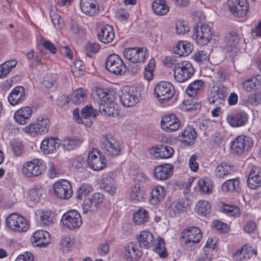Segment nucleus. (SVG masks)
Here are the masks:
<instances>
[{
    "mask_svg": "<svg viewBox=\"0 0 261 261\" xmlns=\"http://www.w3.org/2000/svg\"><path fill=\"white\" fill-rule=\"evenodd\" d=\"M252 142L250 137L242 135L235 139L231 144L232 151L237 154H242L250 148Z\"/></svg>",
    "mask_w": 261,
    "mask_h": 261,
    "instance_id": "12",
    "label": "nucleus"
},
{
    "mask_svg": "<svg viewBox=\"0 0 261 261\" xmlns=\"http://www.w3.org/2000/svg\"><path fill=\"white\" fill-rule=\"evenodd\" d=\"M115 178V174L113 172H110L103 178L100 185L106 192L111 195H113L116 190Z\"/></svg>",
    "mask_w": 261,
    "mask_h": 261,
    "instance_id": "28",
    "label": "nucleus"
},
{
    "mask_svg": "<svg viewBox=\"0 0 261 261\" xmlns=\"http://www.w3.org/2000/svg\"><path fill=\"white\" fill-rule=\"evenodd\" d=\"M174 76L178 83L184 82L190 79L194 73V69L191 63L184 61L174 67Z\"/></svg>",
    "mask_w": 261,
    "mask_h": 261,
    "instance_id": "2",
    "label": "nucleus"
},
{
    "mask_svg": "<svg viewBox=\"0 0 261 261\" xmlns=\"http://www.w3.org/2000/svg\"><path fill=\"white\" fill-rule=\"evenodd\" d=\"M6 224L12 230L16 232H25L29 228L28 221L16 213L9 215L6 219Z\"/></svg>",
    "mask_w": 261,
    "mask_h": 261,
    "instance_id": "6",
    "label": "nucleus"
},
{
    "mask_svg": "<svg viewBox=\"0 0 261 261\" xmlns=\"http://www.w3.org/2000/svg\"><path fill=\"white\" fill-rule=\"evenodd\" d=\"M133 219L136 224H143L149 220L148 212L144 209H139L134 213Z\"/></svg>",
    "mask_w": 261,
    "mask_h": 261,
    "instance_id": "43",
    "label": "nucleus"
},
{
    "mask_svg": "<svg viewBox=\"0 0 261 261\" xmlns=\"http://www.w3.org/2000/svg\"><path fill=\"white\" fill-rule=\"evenodd\" d=\"M55 195L61 199H68L72 194L70 183L67 180H59L54 185Z\"/></svg>",
    "mask_w": 261,
    "mask_h": 261,
    "instance_id": "11",
    "label": "nucleus"
},
{
    "mask_svg": "<svg viewBox=\"0 0 261 261\" xmlns=\"http://www.w3.org/2000/svg\"><path fill=\"white\" fill-rule=\"evenodd\" d=\"M103 195L96 193L85 199L83 203V210L84 213L88 212L97 211L103 201Z\"/></svg>",
    "mask_w": 261,
    "mask_h": 261,
    "instance_id": "14",
    "label": "nucleus"
},
{
    "mask_svg": "<svg viewBox=\"0 0 261 261\" xmlns=\"http://www.w3.org/2000/svg\"><path fill=\"white\" fill-rule=\"evenodd\" d=\"M240 181L238 178L226 180L222 185V189L224 191H236L238 190Z\"/></svg>",
    "mask_w": 261,
    "mask_h": 261,
    "instance_id": "48",
    "label": "nucleus"
},
{
    "mask_svg": "<svg viewBox=\"0 0 261 261\" xmlns=\"http://www.w3.org/2000/svg\"><path fill=\"white\" fill-rule=\"evenodd\" d=\"M58 77L56 74H47L44 77L42 83V88L43 90L47 91L53 87L57 81Z\"/></svg>",
    "mask_w": 261,
    "mask_h": 261,
    "instance_id": "45",
    "label": "nucleus"
},
{
    "mask_svg": "<svg viewBox=\"0 0 261 261\" xmlns=\"http://www.w3.org/2000/svg\"><path fill=\"white\" fill-rule=\"evenodd\" d=\"M103 156L99 155V158L96 159L88 163L89 167L94 170L99 171L104 168L106 165Z\"/></svg>",
    "mask_w": 261,
    "mask_h": 261,
    "instance_id": "53",
    "label": "nucleus"
},
{
    "mask_svg": "<svg viewBox=\"0 0 261 261\" xmlns=\"http://www.w3.org/2000/svg\"><path fill=\"white\" fill-rule=\"evenodd\" d=\"M137 239L141 247L146 249L150 248L153 245L154 238L153 234L147 231H142L137 236Z\"/></svg>",
    "mask_w": 261,
    "mask_h": 261,
    "instance_id": "33",
    "label": "nucleus"
},
{
    "mask_svg": "<svg viewBox=\"0 0 261 261\" xmlns=\"http://www.w3.org/2000/svg\"><path fill=\"white\" fill-rule=\"evenodd\" d=\"M81 115L83 118V120L84 121L87 120H90L88 118L93 116V118H95L97 115V112L96 110H94L91 105L86 106L81 111Z\"/></svg>",
    "mask_w": 261,
    "mask_h": 261,
    "instance_id": "49",
    "label": "nucleus"
},
{
    "mask_svg": "<svg viewBox=\"0 0 261 261\" xmlns=\"http://www.w3.org/2000/svg\"><path fill=\"white\" fill-rule=\"evenodd\" d=\"M100 146L105 154L110 157L114 158L120 153L121 149L119 143L110 135L101 138Z\"/></svg>",
    "mask_w": 261,
    "mask_h": 261,
    "instance_id": "1",
    "label": "nucleus"
},
{
    "mask_svg": "<svg viewBox=\"0 0 261 261\" xmlns=\"http://www.w3.org/2000/svg\"><path fill=\"white\" fill-rule=\"evenodd\" d=\"M166 0H155L152 4L153 12L158 15H165L169 11V7L165 4Z\"/></svg>",
    "mask_w": 261,
    "mask_h": 261,
    "instance_id": "39",
    "label": "nucleus"
},
{
    "mask_svg": "<svg viewBox=\"0 0 261 261\" xmlns=\"http://www.w3.org/2000/svg\"><path fill=\"white\" fill-rule=\"evenodd\" d=\"M99 111L104 116L112 117L115 115L116 112L113 106V102L100 104V106H99Z\"/></svg>",
    "mask_w": 261,
    "mask_h": 261,
    "instance_id": "46",
    "label": "nucleus"
},
{
    "mask_svg": "<svg viewBox=\"0 0 261 261\" xmlns=\"http://www.w3.org/2000/svg\"><path fill=\"white\" fill-rule=\"evenodd\" d=\"M192 45L187 42H179L173 49V53L178 56H187L192 51Z\"/></svg>",
    "mask_w": 261,
    "mask_h": 261,
    "instance_id": "37",
    "label": "nucleus"
},
{
    "mask_svg": "<svg viewBox=\"0 0 261 261\" xmlns=\"http://www.w3.org/2000/svg\"><path fill=\"white\" fill-rule=\"evenodd\" d=\"M176 30L178 34H185L189 31V28L184 21H177L176 23Z\"/></svg>",
    "mask_w": 261,
    "mask_h": 261,
    "instance_id": "61",
    "label": "nucleus"
},
{
    "mask_svg": "<svg viewBox=\"0 0 261 261\" xmlns=\"http://www.w3.org/2000/svg\"><path fill=\"white\" fill-rule=\"evenodd\" d=\"M181 238L184 242L186 247L192 246L201 239L202 233L198 227L193 226L184 230Z\"/></svg>",
    "mask_w": 261,
    "mask_h": 261,
    "instance_id": "9",
    "label": "nucleus"
},
{
    "mask_svg": "<svg viewBox=\"0 0 261 261\" xmlns=\"http://www.w3.org/2000/svg\"><path fill=\"white\" fill-rule=\"evenodd\" d=\"M146 49L141 47L125 48L123 55L126 59L133 63L143 62L145 59Z\"/></svg>",
    "mask_w": 261,
    "mask_h": 261,
    "instance_id": "16",
    "label": "nucleus"
},
{
    "mask_svg": "<svg viewBox=\"0 0 261 261\" xmlns=\"http://www.w3.org/2000/svg\"><path fill=\"white\" fill-rule=\"evenodd\" d=\"M247 184L252 189L261 186V168L254 166L248 176Z\"/></svg>",
    "mask_w": 261,
    "mask_h": 261,
    "instance_id": "23",
    "label": "nucleus"
},
{
    "mask_svg": "<svg viewBox=\"0 0 261 261\" xmlns=\"http://www.w3.org/2000/svg\"><path fill=\"white\" fill-rule=\"evenodd\" d=\"M61 220L63 224L70 230L78 228L82 223L81 215L76 210H72L65 213Z\"/></svg>",
    "mask_w": 261,
    "mask_h": 261,
    "instance_id": "10",
    "label": "nucleus"
},
{
    "mask_svg": "<svg viewBox=\"0 0 261 261\" xmlns=\"http://www.w3.org/2000/svg\"><path fill=\"white\" fill-rule=\"evenodd\" d=\"M83 140L76 138H65L61 141L63 148L65 150H71L79 147L83 143Z\"/></svg>",
    "mask_w": 261,
    "mask_h": 261,
    "instance_id": "36",
    "label": "nucleus"
},
{
    "mask_svg": "<svg viewBox=\"0 0 261 261\" xmlns=\"http://www.w3.org/2000/svg\"><path fill=\"white\" fill-rule=\"evenodd\" d=\"M173 165L171 164H165L155 167L153 170L154 177L159 180H165L173 174Z\"/></svg>",
    "mask_w": 261,
    "mask_h": 261,
    "instance_id": "20",
    "label": "nucleus"
},
{
    "mask_svg": "<svg viewBox=\"0 0 261 261\" xmlns=\"http://www.w3.org/2000/svg\"><path fill=\"white\" fill-rule=\"evenodd\" d=\"M248 120V116L244 112H239L229 114L227 120L229 124L234 127L245 125Z\"/></svg>",
    "mask_w": 261,
    "mask_h": 261,
    "instance_id": "19",
    "label": "nucleus"
},
{
    "mask_svg": "<svg viewBox=\"0 0 261 261\" xmlns=\"http://www.w3.org/2000/svg\"><path fill=\"white\" fill-rule=\"evenodd\" d=\"M45 166L39 161H29L24 164L22 169L23 174L27 177L37 176L44 171Z\"/></svg>",
    "mask_w": 261,
    "mask_h": 261,
    "instance_id": "13",
    "label": "nucleus"
},
{
    "mask_svg": "<svg viewBox=\"0 0 261 261\" xmlns=\"http://www.w3.org/2000/svg\"><path fill=\"white\" fill-rule=\"evenodd\" d=\"M232 166L225 164L221 163L218 165L215 169V174L217 177L223 178L224 176L231 173L233 170Z\"/></svg>",
    "mask_w": 261,
    "mask_h": 261,
    "instance_id": "44",
    "label": "nucleus"
},
{
    "mask_svg": "<svg viewBox=\"0 0 261 261\" xmlns=\"http://www.w3.org/2000/svg\"><path fill=\"white\" fill-rule=\"evenodd\" d=\"M186 200L183 199L174 201L168 207V211L171 217H175L177 214L184 212L188 207Z\"/></svg>",
    "mask_w": 261,
    "mask_h": 261,
    "instance_id": "34",
    "label": "nucleus"
},
{
    "mask_svg": "<svg viewBox=\"0 0 261 261\" xmlns=\"http://www.w3.org/2000/svg\"><path fill=\"white\" fill-rule=\"evenodd\" d=\"M212 225L213 228H216L221 233H225L229 230L228 225L219 220L214 221Z\"/></svg>",
    "mask_w": 261,
    "mask_h": 261,
    "instance_id": "58",
    "label": "nucleus"
},
{
    "mask_svg": "<svg viewBox=\"0 0 261 261\" xmlns=\"http://www.w3.org/2000/svg\"><path fill=\"white\" fill-rule=\"evenodd\" d=\"M221 211L231 216H239L240 213V210L238 207L225 204H223Z\"/></svg>",
    "mask_w": 261,
    "mask_h": 261,
    "instance_id": "55",
    "label": "nucleus"
},
{
    "mask_svg": "<svg viewBox=\"0 0 261 261\" xmlns=\"http://www.w3.org/2000/svg\"><path fill=\"white\" fill-rule=\"evenodd\" d=\"M162 129L167 132L177 130L180 127V122L174 114H170L164 116L161 121Z\"/></svg>",
    "mask_w": 261,
    "mask_h": 261,
    "instance_id": "18",
    "label": "nucleus"
},
{
    "mask_svg": "<svg viewBox=\"0 0 261 261\" xmlns=\"http://www.w3.org/2000/svg\"><path fill=\"white\" fill-rule=\"evenodd\" d=\"M243 88L247 92L251 91L255 87H261V75H257L244 82Z\"/></svg>",
    "mask_w": 261,
    "mask_h": 261,
    "instance_id": "38",
    "label": "nucleus"
},
{
    "mask_svg": "<svg viewBox=\"0 0 261 261\" xmlns=\"http://www.w3.org/2000/svg\"><path fill=\"white\" fill-rule=\"evenodd\" d=\"M32 114V109L30 107H22L15 112L14 119L19 124H25L29 122Z\"/></svg>",
    "mask_w": 261,
    "mask_h": 261,
    "instance_id": "26",
    "label": "nucleus"
},
{
    "mask_svg": "<svg viewBox=\"0 0 261 261\" xmlns=\"http://www.w3.org/2000/svg\"><path fill=\"white\" fill-rule=\"evenodd\" d=\"M166 196L165 189L161 186H157L152 189L149 198L150 203L154 205H157L164 199Z\"/></svg>",
    "mask_w": 261,
    "mask_h": 261,
    "instance_id": "35",
    "label": "nucleus"
},
{
    "mask_svg": "<svg viewBox=\"0 0 261 261\" xmlns=\"http://www.w3.org/2000/svg\"><path fill=\"white\" fill-rule=\"evenodd\" d=\"M86 92L82 88H79L74 90L71 96V102L75 105H80L86 99Z\"/></svg>",
    "mask_w": 261,
    "mask_h": 261,
    "instance_id": "41",
    "label": "nucleus"
},
{
    "mask_svg": "<svg viewBox=\"0 0 261 261\" xmlns=\"http://www.w3.org/2000/svg\"><path fill=\"white\" fill-rule=\"evenodd\" d=\"M25 96V90L22 86L16 87L9 94L8 100L10 105L14 106L21 102Z\"/></svg>",
    "mask_w": 261,
    "mask_h": 261,
    "instance_id": "30",
    "label": "nucleus"
},
{
    "mask_svg": "<svg viewBox=\"0 0 261 261\" xmlns=\"http://www.w3.org/2000/svg\"><path fill=\"white\" fill-rule=\"evenodd\" d=\"M239 42L238 35L236 33H229L226 37V49L228 51H232L236 49V46Z\"/></svg>",
    "mask_w": 261,
    "mask_h": 261,
    "instance_id": "40",
    "label": "nucleus"
},
{
    "mask_svg": "<svg viewBox=\"0 0 261 261\" xmlns=\"http://www.w3.org/2000/svg\"><path fill=\"white\" fill-rule=\"evenodd\" d=\"M73 118L75 121L79 124H84L86 126H90L92 125V121L91 120H87L84 121L82 117L80 115V110L79 108L75 109L73 111Z\"/></svg>",
    "mask_w": 261,
    "mask_h": 261,
    "instance_id": "59",
    "label": "nucleus"
},
{
    "mask_svg": "<svg viewBox=\"0 0 261 261\" xmlns=\"http://www.w3.org/2000/svg\"><path fill=\"white\" fill-rule=\"evenodd\" d=\"M212 38V33L210 27L206 24H198L194 27L193 38L197 43L204 45L207 44Z\"/></svg>",
    "mask_w": 261,
    "mask_h": 261,
    "instance_id": "8",
    "label": "nucleus"
},
{
    "mask_svg": "<svg viewBox=\"0 0 261 261\" xmlns=\"http://www.w3.org/2000/svg\"><path fill=\"white\" fill-rule=\"evenodd\" d=\"M193 58L196 62L199 63L206 61L208 59V55L204 51H198L193 55Z\"/></svg>",
    "mask_w": 261,
    "mask_h": 261,
    "instance_id": "62",
    "label": "nucleus"
},
{
    "mask_svg": "<svg viewBox=\"0 0 261 261\" xmlns=\"http://www.w3.org/2000/svg\"><path fill=\"white\" fill-rule=\"evenodd\" d=\"M32 242L34 246L45 247L50 243L49 234L46 231L37 230L34 233Z\"/></svg>",
    "mask_w": 261,
    "mask_h": 261,
    "instance_id": "22",
    "label": "nucleus"
},
{
    "mask_svg": "<svg viewBox=\"0 0 261 261\" xmlns=\"http://www.w3.org/2000/svg\"><path fill=\"white\" fill-rule=\"evenodd\" d=\"M10 145L14 153L17 155H20L23 151V146L21 142L19 140L14 139L11 141Z\"/></svg>",
    "mask_w": 261,
    "mask_h": 261,
    "instance_id": "57",
    "label": "nucleus"
},
{
    "mask_svg": "<svg viewBox=\"0 0 261 261\" xmlns=\"http://www.w3.org/2000/svg\"><path fill=\"white\" fill-rule=\"evenodd\" d=\"M144 192L139 187L134 186L132 188L130 193V198L134 202H139L143 200Z\"/></svg>",
    "mask_w": 261,
    "mask_h": 261,
    "instance_id": "50",
    "label": "nucleus"
},
{
    "mask_svg": "<svg viewBox=\"0 0 261 261\" xmlns=\"http://www.w3.org/2000/svg\"><path fill=\"white\" fill-rule=\"evenodd\" d=\"M142 255V252L138 248L137 244L132 242L129 243L124 247V258L128 261H136Z\"/></svg>",
    "mask_w": 261,
    "mask_h": 261,
    "instance_id": "25",
    "label": "nucleus"
},
{
    "mask_svg": "<svg viewBox=\"0 0 261 261\" xmlns=\"http://www.w3.org/2000/svg\"><path fill=\"white\" fill-rule=\"evenodd\" d=\"M60 140L58 138L50 137L42 141L40 148L45 154H49L59 147Z\"/></svg>",
    "mask_w": 261,
    "mask_h": 261,
    "instance_id": "31",
    "label": "nucleus"
},
{
    "mask_svg": "<svg viewBox=\"0 0 261 261\" xmlns=\"http://www.w3.org/2000/svg\"><path fill=\"white\" fill-rule=\"evenodd\" d=\"M198 185L200 192L206 194L212 193V185L208 178L199 179Z\"/></svg>",
    "mask_w": 261,
    "mask_h": 261,
    "instance_id": "51",
    "label": "nucleus"
},
{
    "mask_svg": "<svg viewBox=\"0 0 261 261\" xmlns=\"http://www.w3.org/2000/svg\"><path fill=\"white\" fill-rule=\"evenodd\" d=\"M92 98L100 104L105 103L114 102L115 99V93L113 91L106 92L105 90L99 87H96L91 92Z\"/></svg>",
    "mask_w": 261,
    "mask_h": 261,
    "instance_id": "17",
    "label": "nucleus"
},
{
    "mask_svg": "<svg viewBox=\"0 0 261 261\" xmlns=\"http://www.w3.org/2000/svg\"><path fill=\"white\" fill-rule=\"evenodd\" d=\"M247 101L250 105L255 106L261 104V92L250 95L249 96Z\"/></svg>",
    "mask_w": 261,
    "mask_h": 261,
    "instance_id": "60",
    "label": "nucleus"
},
{
    "mask_svg": "<svg viewBox=\"0 0 261 261\" xmlns=\"http://www.w3.org/2000/svg\"><path fill=\"white\" fill-rule=\"evenodd\" d=\"M204 86L203 81L201 80H197L191 83L186 90L187 93L191 97L196 95L199 91Z\"/></svg>",
    "mask_w": 261,
    "mask_h": 261,
    "instance_id": "42",
    "label": "nucleus"
},
{
    "mask_svg": "<svg viewBox=\"0 0 261 261\" xmlns=\"http://www.w3.org/2000/svg\"><path fill=\"white\" fill-rule=\"evenodd\" d=\"M15 261H34V256L31 252H27L19 255Z\"/></svg>",
    "mask_w": 261,
    "mask_h": 261,
    "instance_id": "64",
    "label": "nucleus"
},
{
    "mask_svg": "<svg viewBox=\"0 0 261 261\" xmlns=\"http://www.w3.org/2000/svg\"><path fill=\"white\" fill-rule=\"evenodd\" d=\"M150 153L153 155H156V157L159 156L162 159H168L173 155L174 150L170 146L160 145L151 148Z\"/></svg>",
    "mask_w": 261,
    "mask_h": 261,
    "instance_id": "27",
    "label": "nucleus"
},
{
    "mask_svg": "<svg viewBox=\"0 0 261 261\" xmlns=\"http://www.w3.org/2000/svg\"><path fill=\"white\" fill-rule=\"evenodd\" d=\"M154 92L158 99L161 101L172 97L175 93V90L174 86L170 82L162 81L155 86Z\"/></svg>",
    "mask_w": 261,
    "mask_h": 261,
    "instance_id": "7",
    "label": "nucleus"
},
{
    "mask_svg": "<svg viewBox=\"0 0 261 261\" xmlns=\"http://www.w3.org/2000/svg\"><path fill=\"white\" fill-rule=\"evenodd\" d=\"M197 213L204 216L210 213L211 206L207 201H199L197 204Z\"/></svg>",
    "mask_w": 261,
    "mask_h": 261,
    "instance_id": "52",
    "label": "nucleus"
},
{
    "mask_svg": "<svg viewBox=\"0 0 261 261\" xmlns=\"http://www.w3.org/2000/svg\"><path fill=\"white\" fill-rule=\"evenodd\" d=\"M140 94L134 87H124L119 94L120 100L125 107L135 106L139 101Z\"/></svg>",
    "mask_w": 261,
    "mask_h": 261,
    "instance_id": "4",
    "label": "nucleus"
},
{
    "mask_svg": "<svg viewBox=\"0 0 261 261\" xmlns=\"http://www.w3.org/2000/svg\"><path fill=\"white\" fill-rule=\"evenodd\" d=\"M197 136L195 129L192 126H187L179 135V140L186 145L191 146L195 143Z\"/></svg>",
    "mask_w": 261,
    "mask_h": 261,
    "instance_id": "21",
    "label": "nucleus"
},
{
    "mask_svg": "<svg viewBox=\"0 0 261 261\" xmlns=\"http://www.w3.org/2000/svg\"><path fill=\"white\" fill-rule=\"evenodd\" d=\"M40 220L42 225H49L53 222L52 213L50 211L42 212L40 216Z\"/></svg>",
    "mask_w": 261,
    "mask_h": 261,
    "instance_id": "56",
    "label": "nucleus"
},
{
    "mask_svg": "<svg viewBox=\"0 0 261 261\" xmlns=\"http://www.w3.org/2000/svg\"><path fill=\"white\" fill-rule=\"evenodd\" d=\"M106 68L109 72L121 75L126 71V67L119 56L112 54L108 56L105 63Z\"/></svg>",
    "mask_w": 261,
    "mask_h": 261,
    "instance_id": "3",
    "label": "nucleus"
},
{
    "mask_svg": "<svg viewBox=\"0 0 261 261\" xmlns=\"http://www.w3.org/2000/svg\"><path fill=\"white\" fill-rule=\"evenodd\" d=\"M92 188L88 184H83L78 189L76 192V199L77 200H82L86 197L92 192Z\"/></svg>",
    "mask_w": 261,
    "mask_h": 261,
    "instance_id": "47",
    "label": "nucleus"
},
{
    "mask_svg": "<svg viewBox=\"0 0 261 261\" xmlns=\"http://www.w3.org/2000/svg\"><path fill=\"white\" fill-rule=\"evenodd\" d=\"M227 95V88L224 86H219L217 90L211 92L208 97L209 102L216 105H221L224 102Z\"/></svg>",
    "mask_w": 261,
    "mask_h": 261,
    "instance_id": "24",
    "label": "nucleus"
},
{
    "mask_svg": "<svg viewBox=\"0 0 261 261\" xmlns=\"http://www.w3.org/2000/svg\"><path fill=\"white\" fill-rule=\"evenodd\" d=\"M50 125L49 120L44 117H39L36 122L31 123L24 128V131L28 134L35 135L36 134H45L48 132Z\"/></svg>",
    "mask_w": 261,
    "mask_h": 261,
    "instance_id": "5",
    "label": "nucleus"
},
{
    "mask_svg": "<svg viewBox=\"0 0 261 261\" xmlns=\"http://www.w3.org/2000/svg\"><path fill=\"white\" fill-rule=\"evenodd\" d=\"M80 8L87 15L93 16L98 12V7L95 0H81Z\"/></svg>",
    "mask_w": 261,
    "mask_h": 261,
    "instance_id": "32",
    "label": "nucleus"
},
{
    "mask_svg": "<svg viewBox=\"0 0 261 261\" xmlns=\"http://www.w3.org/2000/svg\"><path fill=\"white\" fill-rule=\"evenodd\" d=\"M228 7L234 16L239 17L245 16L249 8L247 0H228Z\"/></svg>",
    "mask_w": 261,
    "mask_h": 261,
    "instance_id": "15",
    "label": "nucleus"
},
{
    "mask_svg": "<svg viewBox=\"0 0 261 261\" xmlns=\"http://www.w3.org/2000/svg\"><path fill=\"white\" fill-rule=\"evenodd\" d=\"M97 36L99 40L103 43L111 42L115 36L113 28L108 24L102 26Z\"/></svg>",
    "mask_w": 261,
    "mask_h": 261,
    "instance_id": "29",
    "label": "nucleus"
},
{
    "mask_svg": "<svg viewBox=\"0 0 261 261\" xmlns=\"http://www.w3.org/2000/svg\"><path fill=\"white\" fill-rule=\"evenodd\" d=\"M73 244V240L67 236H63L60 241V249L63 252L68 251Z\"/></svg>",
    "mask_w": 261,
    "mask_h": 261,
    "instance_id": "54",
    "label": "nucleus"
},
{
    "mask_svg": "<svg viewBox=\"0 0 261 261\" xmlns=\"http://www.w3.org/2000/svg\"><path fill=\"white\" fill-rule=\"evenodd\" d=\"M247 252V250H245V247H243L241 249H239L236 251V252L233 254V258L236 261H241L244 258L247 257L249 258V256H246V253Z\"/></svg>",
    "mask_w": 261,
    "mask_h": 261,
    "instance_id": "63",
    "label": "nucleus"
}]
</instances>
